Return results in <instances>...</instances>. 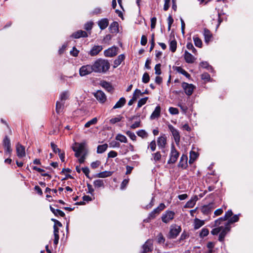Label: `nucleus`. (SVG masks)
Wrapping results in <instances>:
<instances>
[{
	"mask_svg": "<svg viewBox=\"0 0 253 253\" xmlns=\"http://www.w3.org/2000/svg\"><path fill=\"white\" fill-rule=\"evenodd\" d=\"M95 73H105L110 68V63L107 59L99 58L93 63Z\"/></svg>",
	"mask_w": 253,
	"mask_h": 253,
	"instance_id": "nucleus-1",
	"label": "nucleus"
},
{
	"mask_svg": "<svg viewBox=\"0 0 253 253\" xmlns=\"http://www.w3.org/2000/svg\"><path fill=\"white\" fill-rule=\"evenodd\" d=\"M181 231V228L180 226L176 224L171 225L169 234V238L170 239H174L176 238Z\"/></svg>",
	"mask_w": 253,
	"mask_h": 253,
	"instance_id": "nucleus-2",
	"label": "nucleus"
},
{
	"mask_svg": "<svg viewBox=\"0 0 253 253\" xmlns=\"http://www.w3.org/2000/svg\"><path fill=\"white\" fill-rule=\"evenodd\" d=\"M73 150L75 152V156L77 158H79L83 153L84 149V143H75L72 147Z\"/></svg>",
	"mask_w": 253,
	"mask_h": 253,
	"instance_id": "nucleus-3",
	"label": "nucleus"
},
{
	"mask_svg": "<svg viewBox=\"0 0 253 253\" xmlns=\"http://www.w3.org/2000/svg\"><path fill=\"white\" fill-rule=\"evenodd\" d=\"M80 75L81 76H84L94 72L93 66L92 65H86L82 66L80 69Z\"/></svg>",
	"mask_w": 253,
	"mask_h": 253,
	"instance_id": "nucleus-4",
	"label": "nucleus"
},
{
	"mask_svg": "<svg viewBox=\"0 0 253 253\" xmlns=\"http://www.w3.org/2000/svg\"><path fill=\"white\" fill-rule=\"evenodd\" d=\"M3 146L5 148V155L10 157L11 155L12 149L11 147L10 140L7 136H5L3 140Z\"/></svg>",
	"mask_w": 253,
	"mask_h": 253,
	"instance_id": "nucleus-5",
	"label": "nucleus"
},
{
	"mask_svg": "<svg viewBox=\"0 0 253 253\" xmlns=\"http://www.w3.org/2000/svg\"><path fill=\"white\" fill-rule=\"evenodd\" d=\"M179 153L175 149L174 146L173 145H172L171 146V148L170 158L168 162V164L175 163L176 162V161L179 157Z\"/></svg>",
	"mask_w": 253,
	"mask_h": 253,
	"instance_id": "nucleus-6",
	"label": "nucleus"
},
{
	"mask_svg": "<svg viewBox=\"0 0 253 253\" xmlns=\"http://www.w3.org/2000/svg\"><path fill=\"white\" fill-rule=\"evenodd\" d=\"M166 206L164 204L161 203L159 206L156 209H155L149 215L148 219H152L155 218L161 211H162Z\"/></svg>",
	"mask_w": 253,
	"mask_h": 253,
	"instance_id": "nucleus-7",
	"label": "nucleus"
},
{
	"mask_svg": "<svg viewBox=\"0 0 253 253\" xmlns=\"http://www.w3.org/2000/svg\"><path fill=\"white\" fill-rule=\"evenodd\" d=\"M119 48L115 46H113L104 51V54L106 57H112L115 56L118 52Z\"/></svg>",
	"mask_w": 253,
	"mask_h": 253,
	"instance_id": "nucleus-8",
	"label": "nucleus"
},
{
	"mask_svg": "<svg viewBox=\"0 0 253 253\" xmlns=\"http://www.w3.org/2000/svg\"><path fill=\"white\" fill-rule=\"evenodd\" d=\"M94 96L96 99L100 103H104L106 100L107 97L104 92L101 90H98L96 92L93 93Z\"/></svg>",
	"mask_w": 253,
	"mask_h": 253,
	"instance_id": "nucleus-9",
	"label": "nucleus"
},
{
	"mask_svg": "<svg viewBox=\"0 0 253 253\" xmlns=\"http://www.w3.org/2000/svg\"><path fill=\"white\" fill-rule=\"evenodd\" d=\"M174 214L173 211H168L163 214L162 220L164 222L167 223L173 219Z\"/></svg>",
	"mask_w": 253,
	"mask_h": 253,
	"instance_id": "nucleus-10",
	"label": "nucleus"
},
{
	"mask_svg": "<svg viewBox=\"0 0 253 253\" xmlns=\"http://www.w3.org/2000/svg\"><path fill=\"white\" fill-rule=\"evenodd\" d=\"M182 87L184 90L185 93L188 96H190L193 93V90L195 88L194 85L192 84H189L185 82L182 84Z\"/></svg>",
	"mask_w": 253,
	"mask_h": 253,
	"instance_id": "nucleus-11",
	"label": "nucleus"
},
{
	"mask_svg": "<svg viewBox=\"0 0 253 253\" xmlns=\"http://www.w3.org/2000/svg\"><path fill=\"white\" fill-rule=\"evenodd\" d=\"M168 127L171 132L175 142L178 143L180 141V134L178 131L171 125H169Z\"/></svg>",
	"mask_w": 253,
	"mask_h": 253,
	"instance_id": "nucleus-12",
	"label": "nucleus"
},
{
	"mask_svg": "<svg viewBox=\"0 0 253 253\" xmlns=\"http://www.w3.org/2000/svg\"><path fill=\"white\" fill-rule=\"evenodd\" d=\"M153 243L150 240H147L142 246V252L141 253H147L153 250Z\"/></svg>",
	"mask_w": 253,
	"mask_h": 253,
	"instance_id": "nucleus-13",
	"label": "nucleus"
},
{
	"mask_svg": "<svg viewBox=\"0 0 253 253\" xmlns=\"http://www.w3.org/2000/svg\"><path fill=\"white\" fill-rule=\"evenodd\" d=\"M230 230V227L228 225H225V227L223 226V228L220 231L219 235L218 240L220 242H223L224 240V238L226 236L227 233Z\"/></svg>",
	"mask_w": 253,
	"mask_h": 253,
	"instance_id": "nucleus-14",
	"label": "nucleus"
},
{
	"mask_svg": "<svg viewBox=\"0 0 253 253\" xmlns=\"http://www.w3.org/2000/svg\"><path fill=\"white\" fill-rule=\"evenodd\" d=\"M102 49V45H94L89 51L88 54L91 56H95L97 55Z\"/></svg>",
	"mask_w": 253,
	"mask_h": 253,
	"instance_id": "nucleus-15",
	"label": "nucleus"
},
{
	"mask_svg": "<svg viewBox=\"0 0 253 253\" xmlns=\"http://www.w3.org/2000/svg\"><path fill=\"white\" fill-rule=\"evenodd\" d=\"M17 155L19 158L25 156V147L19 143L16 146Z\"/></svg>",
	"mask_w": 253,
	"mask_h": 253,
	"instance_id": "nucleus-16",
	"label": "nucleus"
},
{
	"mask_svg": "<svg viewBox=\"0 0 253 253\" xmlns=\"http://www.w3.org/2000/svg\"><path fill=\"white\" fill-rule=\"evenodd\" d=\"M167 143V138L165 136H162L158 138L157 144L159 148L162 149V152L165 153L164 148Z\"/></svg>",
	"mask_w": 253,
	"mask_h": 253,
	"instance_id": "nucleus-17",
	"label": "nucleus"
},
{
	"mask_svg": "<svg viewBox=\"0 0 253 253\" xmlns=\"http://www.w3.org/2000/svg\"><path fill=\"white\" fill-rule=\"evenodd\" d=\"M215 207L214 204L211 203L208 205L204 206L201 210L202 212L205 214H209Z\"/></svg>",
	"mask_w": 253,
	"mask_h": 253,
	"instance_id": "nucleus-18",
	"label": "nucleus"
},
{
	"mask_svg": "<svg viewBox=\"0 0 253 253\" xmlns=\"http://www.w3.org/2000/svg\"><path fill=\"white\" fill-rule=\"evenodd\" d=\"M71 37L75 39H79L81 37L86 38L88 37V34L85 31L78 30L73 33Z\"/></svg>",
	"mask_w": 253,
	"mask_h": 253,
	"instance_id": "nucleus-19",
	"label": "nucleus"
},
{
	"mask_svg": "<svg viewBox=\"0 0 253 253\" xmlns=\"http://www.w3.org/2000/svg\"><path fill=\"white\" fill-rule=\"evenodd\" d=\"M204 35L205 37V42L207 43H208L210 42L211 41L212 35L209 30L205 28L204 30Z\"/></svg>",
	"mask_w": 253,
	"mask_h": 253,
	"instance_id": "nucleus-20",
	"label": "nucleus"
},
{
	"mask_svg": "<svg viewBox=\"0 0 253 253\" xmlns=\"http://www.w3.org/2000/svg\"><path fill=\"white\" fill-rule=\"evenodd\" d=\"M184 59L185 61L188 63H193L195 60V57L187 51H185L184 52Z\"/></svg>",
	"mask_w": 253,
	"mask_h": 253,
	"instance_id": "nucleus-21",
	"label": "nucleus"
},
{
	"mask_svg": "<svg viewBox=\"0 0 253 253\" xmlns=\"http://www.w3.org/2000/svg\"><path fill=\"white\" fill-rule=\"evenodd\" d=\"M98 26L101 30L106 29L109 25V20L107 18H103L98 21Z\"/></svg>",
	"mask_w": 253,
	"mask_h": 253,
	"instance_id": "nucleus-22",
	"label": "nucleus"
},
{
	"mask_svg": "<svg viewBox=\"0 0 253 253\" xmlns=\"http://www.w3.org/2000/svg\"><path fill=\"white\" fill-rule=\"evenodd\" d=\"M125 59V56L124 54H121L118 56L117 58L115 59L114 61L113 67L114 68H117L119 65H120L122 62Z\"/></svg>",
	"mask_w": 253,
	"mask_h": 253,
	"instance_id": "nucleus-23",
	"label": "nucleus"
},
{
	"mask_svg": "<svg viewBox=\"0 0 253 253\" xmlns=\"http://www.w3.org/2000/svg\"><path fill=\"white\" fill-rule=\"evenodd\" d=\"M110 32L112 33H117L119 32V24L117 22L114 21L111 24L109 27Z\"/></svg>",
	"mask_w": 253,
	"mask_h": 253,
	"instance_id": "nucleus-24",
	"label": "nucleus"
},
{
	"mask_svg": "<svg viewBox=\"0 0 253 253\" xmlns=\"http://www.w3.org/2000/svg\"><path fill=\"white\" fill-rule=\"evenodd\" d=\"M161 110V107L160 106H157L150 116L151 119L153 120L159 117L160 116Z\"/></svg>",
	"mask_w": 253,
	"mask_h": 253,
	"instance_id": "nucleus-25",
	"label": "nucleus"
},
{
	"mask_svg": "<svg viewBox=\"0 0 253 253\" xmlns=\"http://www.w3.org/2000/svg\"><path fill=\"white\" fill-rule=\"evenodd\" d=\"M113 173L112 171H104L101 172H99L98 173H97L95 177H99V178H105L109 176H110L112 175Z\"/></svg>",
	"mask_w": 253,
	"mask_h": 253,
	"instance_id": "nucleus-26",
	"label": "nucleus"
},
{
	"mask_svg": "<svg viewBox=\"0 0 253 253\" xmlns=\"http://www.w3.org/2000/svg\"><path fill=\"white\" fill-rule=\"evenodd\" d=\"M126 102V100L124 97H121L119 100L116 103V104L113 107V109L117 108H120L122 107Z\"/></svg>",
	"mask_w": 253,
	"mask_h": 253,
	"instance_id": "nucleus-27",
	"label": "nucleus"
},
{
	"mask_svg": "<svg viewBox=\"0 0 253 253\" xmlns=\"http://www.w3.org/2000/svg\"><path fill=\"white\" fill-rule=\"evenodd\" d=\"M101 85L108 92H111L113 90V87L111 84L106 81H103L101 83Z\"/></svg>",
	"mask_w": 253,
	"mask_h": 253,
	"instance_id": "nucleus-28",
	"label": "nucleus"
},
{
	"mask_svg": "<svg viewBox=\"0 0 253 253\" xmlns=\"http://www.w3.org/2000/svg\"><path fill=\"white\" fill-rule=\"evenodd\" d=\"M65 102H61V101H57L56 104V111L58 114H59L61 112L64 107Z\"/></svg>",
	"mask_w": 253,
	"mask_h": 253,
	"instance_id": "nucleus-29",
	"label": "nucleus"
},
{
	"mask_svg": "<svg viewBox=\"0 0 253 253\" xmlns=\"http://www.w3.org/2000/svg\"><path fill=\"white\" fill-rule=\"evenodd\" d=\"M197 197L195 196L194 198L191 199L186 203L185 207L189 208H193L195 206L196 202L197 201Z\"/></svg>",
	"mask_w": 253,
	"mask_h": 253,
	"instance_id": "nucleus-30",
	"label": "nucleus"
},
{
	"mask_svg": "<svg viewBox=\"0 0 253 253\" xmlns=\"http://www.w3.org/2000/svg\"><path fill=\"white\" fill-rule=\"evenodd\" d=\"M69 93L68 91L62 92L60 95V101L65 102V101L68 99Z\"/></svg>",
	"mask_w": 253,
	"mask_h": 253,
	"instance_id": "nucleus-31",
	"label": "nucleus"
},
{
	"mask_svg": "<svg viewBox=\"0 0 253 253\" xmlns=\"http://www.w3.org/2000/svg\"><path fill=\"white\" fill-rule=\"evenodd\" d=\"M198 153L195 151H191L190 153V158L189 162L190 164L193 163L198 158Z\"/></svg>",
	"mask_w": 253,
	"mask_h": 253,
	"instance_id": "nucleus-32",
	"label": "nucleus"
},
{
	"mask_svg": "<svg viewBox=\"0 0 253 253\" xmlns=\"http://www.w3.org/2000/svg\"><path fill=\"white\" fill-rule=\"evenodd\" d=\"M108 148V144L105 143L103 145H99L97 146V153L101 154L104 152Z\"/></svg>",
	"mask_w": 253,
	"mask_h": 253,
	"instance_id": "nucleus-33",
	"label": "nucleus"
},
{
	"mask_svg": "<svg viewBox=\"0 0 253 253\" xmlns=\"http://www.w3.org/2000/svg\"><path fill=\"white\" fill-rule=\"evenodd\" d=\"M187 157L186 155H183L180 158V161L179 163L178 166L184 168L186 165Z\"/></svg>",
	"mask_w": 253,
	"mask_h": 253,
	"instance_id": "nucleus-34",
	"label": "nucleus"
},
{
	"mask_svg": "<svg viewBox=\"0 0 253 253\" xmlns=\"http://www.w3.org/2000/svg\"><path fill=\"white\" fill-rule=\"evenodd\" d=\"M116 140L120 141L121 142L127 143V139L126 137L121 134H118L115 137Z\"/></svg>",
	"mask_w": 253,
	"mask_h": 253,
	"instance_id": "nucleus-35",
	"label": "nucleus"
},
{
	"mask_svg": "<svg viewBox=\"0 0 253 253\" xmlns=\"http://www.w3.org/2000/svg\"><path fill=\"white\" fill-rule=\"evenodd\" d=\"M152 156L153 158V161L155 163L160 161L162 158V155L161 154L160 152L159 151H158L155 153L152 154Z\"/></svg>",
	"mask_w": 253,
	"mask_h": 253,
	"instance_id": "nucleus-36",
	"label": "nucleus"
},
{
	"mask_svg": "<svg viewBox=\"0 0 253 253\" xmlns=\"http://www.w3.org/2000/svg\"><path fill=\"white\" fill-rule=\"evenodd\" d=\"M239 218L238 215H234L229 219L226 224L230 226V224L237 222L239 220Z\"/></svg>",
	"mask_w": 253,
	"mask_h": 253,
	"instance_id": "nucleus-37",
	"label": "nucleus"
},
{
	"mask_svg": "<svg viewBox=\"0 0 253 253\" xmlns=\"http://www.w3.org/2000/svg\"><path fill=\"white\" fill-rule=\"evenodd\" d=\"M177 47V42L175 40H172L170 42L169 48L170 50L172 52H174L176 51Z\"/></svg>",
	"mask_w": 253,
	"mask_h": 253,
	"instance_id": "nucleus-38",
	"label": "nucleus"
},
{
	"mask_svg": "<svg viewBox=\"0 0 253 253\" xmlns=\"http://www.w3.org/2000/svg\"><path fill=\"white\" fill-rule=\"evenodd\" d=\"M204 224V221L196 218L195 221L194 228L198 229Z\"/></svg>",
	"mask_w": 253,
	"mask_h": 253,
	"instance_id": "nucleus-39",
	"label": "nucleus"
},
{
	"mask_svg": "<svg viewBox=\"0 0 253 253\" xmlns=\"http://www.w3.org/2000/svg\"><path fill=\"white\" fill-rule=\"evenodd\" d=\"M97 122V119L96 118H94L91 120L88 121L84 125L85 127H89L91 125H95Z\"/></svg>",
	"mask_w": 253,
	"mask_h": 253,
	"instance_id": "nucleus-40",
	"label": "nucleus"
},
{
	"mask_svg": "<svg viewBox=\"0 0 253 253\" xmlns=\"http://www.w3.org/2000/svg\"><path fill=\"white\" fill-rule=\"evenodd\" d=\"M94 185L95 187L100 188L104 186V182L103 180L97 179L94 181Z\"/></svg>",
	"mask_w": 253,
	"mask_h": 253,
	"instance_id": "nucleus-41",
	"label": "nucleus"
},
{
	"mask_svg": "<svg viewBox=\"0 0 253 253\" xmlns=\"http://www.w3.org/2000/svg\"><path fill=\"white\" fill-rule=\"evenodd\" d=\"M176 71L180 73L181 74H183L185 76H186L187 78L190 77V75L189 74H188L185 70L183 69L180 67H176Z\"/></svg>",
	"mask_w": 253,
	"mask_h": 253,
	"instance_id": "nucleus-42",
	"label": "nucleus"
},
{
	"mask_svg": "<svg viewBox=\"0 0 253 253\" xmlns=\"http://www.w3.org/2000/svg\"><path fill=\"white\" fill-rule=\"evenodd\" d=\"M193 40H194L195 44L196 46L199 47H202V42L200 38H199L198 37H194L193 38Z\"/></svg>",
	"mask_w": 253,
	"mask_h": 253,
	"instance_id": "nucleus-43",
	"label": "nucleus"
},
{
	"mask_svg": "<svg viewBox=\"0 0 253 253\" xmlns=\"http://www.w3.org/2000/svg\"><path fill=\"white\" fill-rule=\"evenodd\" d=\"M143 94L144 93H142L139 89H136L133 94L132 97H135V100H136L140 96H142Z\"/></svg>",
	"mask_w": 253,
	"mask_h": 253,
	"instance_id": "nucleus-44",
	"label": "nucleus"
},
{
	"mask_svg": "<svg viewBox=\"0 0 253 253\" xmlns=\"http://www.w3.org/2000/svg\"><path fill=\"white\" fill-rule=\"evenodd\" d=\"M137 134L139 136H140L143 138H146L148 136L147 133L143 129H141V130H138L137 132Z\"/></svg>",
	"mask_w": 253,
	"mask_h": 253,
	"instance_id": "nucleus-45",
	"label": "nucleus"
},
{
	"mask_svg": "<svg viewBox=\"0 0 253 253\" xmlns=\"http://www.w3.org/2000/svg\"><path fill=\"white\" fill-rule=\"evenodd\" d=\"M200 66L203 68L207 69L208 70L212 71L213 70L212 67L207 62H201Z\"/></svg>",
	"mask_w": 253,
	"mask_h": 253,
	"instance_id": "nucleus-46",
	"label": "nucleus"
},
{
	"mask_svg": "<svg viewBox=\"0 0 253 253\" xmlns=\"http://www.w3.org/2000/svg\"><path fill=\"white\" fill-rule=\"evenodd\" d=\"M148 98L147 97H144L143 98H141L138 101L137 104V108H140L142 105H144L148 100Z\"/></svg>",
	"mask_w": 253,
	"mask_h": 253,
	"instance_id": "nucleus-47",
	"label": "nucleus"
},
{
	"mask_svg": "<svg viewBox=\"0 0 253 253\" xmlns=\"http://www.w3.org/2000/svg\"><path fill=\"white\" fill-rule=\"evenodd\" d=\"M123 118L122 116H119L118 117L112 118L110 120V123L111 124H115L116 123L120 122Z\"/></svg>",
	"mask_w": 253,
	"mask_h": 253,
	"instance_id": "nucleus-48",
	"label": "nucleus"
},
{
	"mask_svg": "<svg viewBox=\"0 0 253 253\" xmlns=\"http://www.w3.org/2000/svg\"><path fill=\"white\" fill-rule=\"evenodd\" d=\"M209 231L207 228H203L200 233V236L201 238H204L209 234Z\"/></svg>",
	"mask_w": 253,
	"mask_h": 253,
	"instance_id": "nucleus-49",
	"label": "nucleus"
},
{
	"mask_svg": "<svg viewBox=\"0 0 253 253\" xmlns=\"http://www.w3.org/2000/svg\"><path fill=\"white\" fill-rule=\"evenodd\" d=\"M222 228V226L217 228H215L212 230V231H211V233L213 235H217L220 232Z\"/></svg>",
	"mask_w": 253,
	"mask_h": 253,
	"instance_id": "nucleus-50",
	"label": "nucleus"
},
{
	"mask_svg": "<svg viewBox=\"0 0 253 253\" xmlns=\"http://www.w3.org/2000/svg\"><path fill=\"white\" fill-rule=\"evenodd\" d=\"M157 242L159 244L164 243L165 241V239L161 233H160L157 237Z\"/></svg>",
	"mask_w": 253,
	"mask_h": 253,
	"instance_id": "nucleus-51",
	"label": "nucleus"
},
{
	"mask_svg": "<svg viewBox=\"0 0 253 253\" xmlns=\"http://www.w3.org/2000/svg\"><path fill=\"white\" fill-rule=\"evenodd\" d=\"M126 134L133 141L136 140V136L133 132L128 130L126 132Z\"/></svg>",
	"mask_w": 253,
	"mask_h": 253,
	"instance_id": "nucleus-52",
	"label": "nucleus"
},
{
	"mask_svg": "<svg viewBox=\"0 0 253 253\" xmlns=\"http://www.w3.org/2000/svg\"><path fill=\"white\" fill-rule=\"evenodd\" d=\"M50 144L51 148L55 153H59L61 152V150L57 148V146L56 144H55L53 142H51Z\"/></svg>",
	"mask_w": 253,
	"mask_h": 253,
	"instance_id": "nucleus-53",
	"label": "nucleus"
},
{
	"mask_svg": "<svg viewBox=\"0 0 253 253\" xmlns=\"http://www.w3.org/2000/svg\"><path fill=\"white\" fill-rule=\"evenodd\" d=\"M150 77L147 73H145L142 77V82L146 84L149 82Z\"/></svg>",
	"mask_w": 253,
	"mask_h": 253,
	"instance_id": "nucleus-54",
	"label": "nucleus"
},
{
	"mask_svg": "<svg viewBox=\"0 0 253 253\" xmlns=\"http://www.w3.org/2000/svg\"><path fill=\"white\" fill-rule=\"evenodd\" d=\"M93 25V23L92 22H88L84 24V28L86 31L91 30L92 28Z\"/></svg>",
	"mask_w": 253,
	"mask_h": 253,
	"instance_id": "nucleus-55",
	"label": "nucleus"
},
{
	"mask_svg": "<svg viewBox=\"0 0 253 253\" xmlns=\"http://www.w3.org/2000/svg\"><path fill=\"white\" fill-rule=\"evenodd\" d=\"M186 47L187 48L189 49V50H191L192 52L194 54H196V52H197V50L196 49V48L194 47L193 44L191 42H189L187 44V45H186Z\"/></svg>",
	"mask_w": 253,
	"mask_h": 253,
	"instance_id": "nucleus-56",
	"label": "nucleus"
},
{
	"mask_svg": "<svg viewBox=\"0 0 253 253\" xmlns=\"http://www.w3.org/2000/svg\"><path fill=\"white\" fill-rule=\"evenodd\" d=\"M161 64L159 63L155 65V74L157 75H160L161 74Z\"/></svg>",
	"mask_w": 253,
	"mask_h": 253,
	"instance_id": "nucleus-57",
	"label": "nucleus"
},
{
	"mask_svg": "<svg viewBox=\"0 0 253 253\" xmlns=\"http://www.w3.org/2000/svg\"><path fill=\"white\" fill-rule=\"evenodd\" d=\"M168 31H170L172 24L173 22V19L171 15H169L168 18Z\"/></svg>",
	"mask_w": 253,
	"mask_h": 253,
	"instance_id": "nucleus-58",
	"label": "nucleus"
},
{
	"mask_svg": "<svg viewBox=\"0 0 253 253\" xmlns=\"http://www.w3.org/2000/svg\"><path fill=\"white\" fill-rule=\"evenodd\" d=\"M102 12V10L100 7L95 8L91 12L92 15H98Z\"/></svg>",
	"mask_w": 253,
	"mask_h": 253,
	"instance_id": "nucleus-59",
	"label": "nucleus"
},
{
	"mask_svg": "<svg viewBox=\"0 0 253 253\" xmlns=\"http://www.w3.org/2000/svg\"><path fill=\"white\" fill-rule=\"evenodd\" d=\"M141 126V121L135 122L134 124L130 126V127L131 129H135L136 128Z\"/></svg>",
	"mask_w": 253,
	"mask_h": 253,
	"instance_id": "nucleus-60",
	"label": "nucleus"
},
{
	"mask_svg": "<svg viewBox=\"0 0 253 253\" xmlns=\"http://www.w3.org/2000/svg\"><path fill=\"white\" fill-rule=\"evenodd\" d=\"M201 78L202 80H205L206 81H209L211 79L210 75L207 73H203L201 75Z\"/></svg>",
	"mask_w": 253,
	"mask_h": 253,
	"instance_id": "nucleus-61",
	"label": "nucleus"
},
{
	"mask_svg": "<svg viewBox=\"0 0 253 253\" xmlns=\"http://www.w3.org/2000/svg\"><path fill=\"white\" fill-rule=\"evenodd\" d=\"M169 112L172 115H176L179 113L178 110L174 107H170L169 108Z\"/></svg>",
	"mask_w": 253,
	"mask_h": 253,
	"instance_id": "nucleus-62",
	"label": "nucleus"
},
{
	"mask_svg": "<svg viewBox=\"0 0 253 253\" xmlns=\"http://www.w3.org/2000/svg\"><path fill=\"white\" fill-rule=\"evenodd\" d=\"M152 151H154L156 148V144L155 140L151 141L149 145Z\"/></svg>",
	"mask_w": 253,
	"mask_h": 253,
	"instance_id": "nucleus-63",
	"label": "nucleus"
},
{
	"mask_svg": "<svg viewBox=\"0 0 253 253\" xmlns=\"http://www.w3.org/2000/svg\"><path fill=\"white\" fill-rule=\"evenodd\" d=\"M100 164H101V163L99 161H96L95 162H93L91 164V167L94 169H96L100 166Z\"/></svg>",
	"mask_w": 253,
	"mask_h": 253,
	"instance_id": "nucleus-64",
	"label": "nucleus"
}]
</instances>
